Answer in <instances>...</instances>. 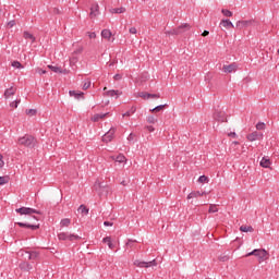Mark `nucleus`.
Listing matches in <instances>:
<instances>
[{
    "instance_id": "f257e3e1",
    "label": "nucleus",
    "mask_w": 279,
    "mask_h": 279,
    "mask_svg": "<svg viewBox=\"0 0 279 279\" xmlns=\"http://www.w3.org/2000/svg\"><path fill=\"white\" fill-rule=\"evenodd\" d=\"M19 145H23L24 147H28L29 149H33V147H36V138L32 135H24L19 138L17 141Z\"/></svg>"
},
{
    "instance_id": "f03ea898",
    "label": "nucleus",
    "mask_w": 279,
    "mask_h": 279,
    "mask_svg": "<svg viewBox=\"0 0 279 279\" xmlns=\"http://www.w3.org/2000/svg\"><path fill=\"white\" fill-rule=\"evenodd\" d=\"M133 265H135V267H140L141 269L143 268H149V267H156V265H158V263H156V259H153L150 262H143V260H138V259H135L133 262Z\"/></svg>"
},
{
    "instance_id": "7ed1b4c3",
    "label": "nucleus",
    "mask_w": 279,
    "mask_h": 279,
    "mask_svg": "<svg viewBox=\"0 0 279 279\" xmlns=\"http://www.w3.org/2000/svg\"><path fill=\"white\" fill-rule=\"evenodd\" d=\"M15 213H17V215H28L29 217H32V215H40V210H36L29 207L17 208L15 209Z\"/></svg>"
},
{
    "instance_id": "20e7f679",
    "label": "nucleus",
    "mask_w": 279,
    "mask_h": 279,
    "mask_svg": "<svg viewBox=\"0 0 279 279\" xmlns=\"http://www.w3.org/2000/svg\"><path fill=\"white\" fill-rule=\"evenodd\" d=\"M58 239L59 241H77L80 240V235L71 234L69 232H60Z\"/></svg>"
},
{
    "instance_id": "39448f33",
    "label": "nucleus",
    "mask_w": 279,
    "mask_h": 279,
    "mask_svg": "<svg viewBox=\"0 0 279 279\" xmlns=\"http://www.w3.org/2000/svg\"><path fill=\"white\" fill-rule=\"evenodd\" d=\"M255 256L259 263H265L269 258V253L265 248H256Z\"/></svg>"
},
{
    "instance_id": "423d86ee",
    "label": "nucleus",
    "mask_w": 279,
    "mask_h": 279,
    "mask_svg": "<svg viewBox=\"0 0 279 279\" xmlns=\"http://www.w3.org/2000/svg\"><path fill=\"white\" fill-rule=\"evenodd\" d=\"M190 28H191V26L189 24H183L170 32H167V34H168V36H171V34L172 35L174 34L175 36H178V34H182V29H190Z\"/></svg>"
},
{
    "instance_id": "0eeeda50",
    "label": "nucleus",
    "mask_w": 279,
    "mask_h": 279,
    "mask_svg": "<svg viewBox=\"0 0 279 279\" xmlns=\"http://www.w3.org/2000/svg\"><path fill=\"white\" fill-rule=\"evenodd\" d=\"M117 132V129L111 128L104 136H102V141L104 143H110V141H112V138H114V133Z\"/></svg>"
},
{
    "instance_id": "6e6552de",
    "label": "nucleus",
    "mask_w": 279,
    "mask_h": 279,
    "mask_svg": "<svg viewBox=\"0 0 279 279\" xmlns=\"http://www.w3.org/2000/svg\"><path fill=\"white\" fill-rule=\"evenodd\" d=\"M101 37L105 38V40H108V43H114V38H112V32L110 29H102Z\"/></svg>"
},
{
    "instance_id": "1a4fd4ad",
    "label": "nucleus",
    "mask_w": 279,
    "mask_h": 279,
    "mask_svg": "<svg viewBox=\"0 0 279 279\" xmlns=\"http://www.w3.org/2000/svg\"><path fill=\"white\" fill-rule=\"evenodd\" d=\"M247 141H250L251 143H254V141H260V138H263V133H258V132H253L251 134H248L246 136Z\"/></svg>"
},
{
    "instance_id": "9d476101",
    "label": "nucleus",
    "mask_w": 279,
    "mask_h": 279,
    "mask_svg": "<svg viewBox=\"0 0 279 279\" xmlns=\"http://www.w3.org/2000/svg\"><path fill=\"white\" fill-rule=\"evenodd\" d=\"M239 69L236 63H231L229 65H223L222 70L225 73H234Z\"/></svg>"
},
{
    "instance_id": "9b49d317",
    "label": "nucleus",
    "mask_w": 279,
    "mask_h": 279,
    "mask_svg": "<svg viewBox=\"0 0 279 279\" xmlns=\"http://www.w3.org/2000/svg\"><path fill=\"white\" fill-rule=\"evenodd\" d=\"M89 16H90V19H95V17L99 16V4L98 3L92 4Z\"/></svg>"
},
{
    "instance_id": "f8f14e48",
    "label": "nucleus",
    "mask_w": 279,
    "mask_h": 279,
    "mask_svg": "<svg viewBox=\"0 0 279 279\" xmlns=\"http://www.w3.org/2000/svg\"><path fill=\"white\" fill-rule=\"evenodd\" d=\"M252 25V21H238L235 23L236 29H245V27H250Z\"/></svg>"
},
{
    "instance_id": "ddd939ff",
    "label": "nucleus",
    "mask_w": 279,
    "mask_h": 279,
    "mask_svg": "<svg viewBox=\"0 0 279 279\" xmlns=\"http://www.w3.org/2000/svg\"><path fill=\"white\" fill-rule=\"evenodd\" d=\"M17 226H20V228H29L31 230H38V228H40V225H32L28 222H17Z\"/></svg>"
},
{
    "instance_id": "4468645a",
    "label": "nucleus",
    "mask_w": 279,
    "mask_h": 279,
    "mask_svg": "<svg viewBox=\"0 0 279 279\" xmlns=\"http://www.w3.org/2000/svg\"><path fill=\"white\" fill-rule=\"evenodd\" d=\"M206 195V192H199V191H194V192H191L189 195H187V199H195L197 197H202Z\"/></svg>"
},
{
    "instance_id": "2eb2a0df",
    "label": "nucleus",
    "mask_w": 279,
    "mask_h": 279,
    "mask_svg": "<svg viewBox=\"0 0 279 279\" xmlns=\"http://www.w3.org/2000/svg\"><path fill=\"white\" fill-rule=\"evenodd\" d=\"M260 167H263L264 169H269L271 167V160L267 157H263L260 162H259Z\"/></svg>"
},
{
    "instance_id": "dca6fc26",
    "label": "nucleus",
    "mask_w": 279,
    "mask_h": 279,
    "mask_svg": "<svg viewBox=\"0 0 279 279\" xmlns=\"http://www.w3.org/2000/svg\"><path fill=\"white\" fill-rule=\"evenodd\" d=\"M220 25L225 27L226 29H232L234 28V24L230 20H222L220 22Z\"/></svg>"
},
{
    "instance_id": "f3484780",
    "label": "nucleus",
    "mask_w": 279,
    "mask_h": 279,
    "mask_svg": "<svg viewBox=\"0 0 279 279\" xmlns=\"http://www.w3.org/2000/svg\"><path fill=\"white\" fill-rule=\"evenodd\" d=\"M15 94H16V88L12 86V87L5 89L4 97L7 99H10L12 97V95H15Z\"/></svg>"
},
{
    "instance_id": "a211bd4d",
    "label": "nucleus",
    "mask_w": 279,
    "mask_h": 279,
    "mask_svg": "<svg viewBox=\"0 0 279 279\" xmlns=\"http://www.w3.org/2000/svg\"><path fill=\"white\" fill-rule=\"evenodd\" d=\"M106 117H108V112L107 113H96L93 116L92 121L97 123V121H101V119H106Z\"/></svg>"
},
{
    "instance_id": "6ab92c4d",
    "label": "nucleus",
    "mask_w": 279,
    "mask_h": 279,
    "mask_svg": "<svg viewBox=\"0 0 279 279\" xmlns=\"http://www.w3.org/2000/svg\"><path fill=\"white\" fill-rule=\"evenodd\" d=\"M20 269H22V271H32L33 267L31 266L29 263L27 262H22L20 264Z\"/></svg>"
},
{
    "instance_id": "aec40b11",
    "label": "nucleus",
    "mask_w": 279,
    "mask_h": 279,
    "mask_svg": "<svg viewBox=\"0 0 279 279\" xmlns=\"http://www.w3.org/2000/svg\"><path fill=\"white\" fill-rule=\"evenodd\" d=\"M102 243H107L109 250H114V244L112 243V239L110 236L104 238Z\"/></svg>"
},
{
    "instance_id": "412c9836",
    "label": "nucleus",
    "mask_w": 279,
    "mask_h": 279,
    "mask_svg": "<svg viewBox=\"0 0 279 279\" xmlns=\"http://www.w3.org/2000/svg\"><path fill=\"white\" fill-rule=\"evenodd\" d=\"M215 119H217V121H221V123L227 121L226 113H223V112H216Z\"/></svg>"
},
{
    "instance_id": "4be33fe9",
    "label": "nucleus",
    "mask_w": 279,
    "mask_h": 279,
    "mask_svg": "<svg viewBox=\"0 0 279 279\" xmlns=\"http://www.w3.org/2000/svg\"><path fill=\"white\" fill-rule=\"evenodd\" d=\"M71 226V219L64 218L60 221V227L61 228H69Z\"/></svg>"
},
{
    "instance_id": "5701e85b",
    "label": "nucleus",
    "mask_w": 279,
    "mask_h": 279,
    "mask_svg": "<svg viewBox=\"0 0 279 279\" xmlns=\"http://www.w3.org/2000/svg\"><path fill=\"white\" fill-rule=\"evenodd\" d=\"M24 38L25 40H31V43L36 41V37H34L29 32H24Z\"/></svg>"
},
{
    "instance_id": "b1692460",
    "label": "nucleus",
    "mask_w": 279,
    "mask_h": 279,
    "mask_svg": "<svg viewBox=\"0 0 279 279\" xmlns=\"http://www.w3.org/2000/svg\"><path fill=\"white\" fill-rule=\"evenodd\" d=\"M137 97H141L142 99H151V94L147 92H141L137 94Z\"/></svg>"
},
{
    "instance_id": "393cba45",
    "label": "nucleus",
    "mask_w": 279,
    "mask_h": 279,
    "mask_svg": "<svg viewBox=\"0 0 279 279\" xmlns=\"http://www.w3.org/2000/svg\"><path fill=\"white\" fill-rule=\"evenodd\" d=\"M70 97H75V99H80V97L84 96V93H77L75 90L69 92Z\"/></svg>"
},
{
    "instance_id": "a878e982",
    "label": "nucleus",
    "mask_w": 279,
    "mask_h": 279,
    "mask_svg": "<svg viewBox=\"0 0 279 279\" xmlns=\"http://www.w3.org/2000/svg\"><path fill=\"white\" fill-rule=\"evenodd\" d=\"M240 232H254V228L252 226H241Z\"/></svg>"
},
{
    "instance_id": "bb28decb",
    "label": "nucleus",
    "mask_w": 279,
    "mask_h": 279,
    "mask_svg": "<svg viewBox=\"0 0 279 279\" xmlns=\"http://www.w3.org/2000/svg\"><path fill=\"white\" fill-rule=\"evenodd\" d=\"M125 12V8L121 7V8H116L111 10L112 14H123Z\"/></svg>"
},
{
    "instance_id": "cd10ccee",
    "label": "nucleus",
    "mask_w": 279,
    "mask_h": 279,
    "mask_svg": "<svg viewBox=\"0 0 279 279\" xmlns=\"http://www.w3.org/2000/svg\"><path fill=\"white\" fill-rule=\"evenodd\" d=\"M48 69L52 71L53 73H62V68L56 66V65H48Z\"/></svg>"
},
{
    "instance_id": "c85d7f7f",
    "label": "nucleus",
    "mask_w": 279,
    "mask_h": 279,
    "mask_svg": "<svg viewBox=\"0 0 279 279\" xmlns=\"http://www.w3.org/2000/svg\"><path fill=\"white\" fill-rule=\"evenodd\" d=\"M26 254H28L29 260H36V258H38V252H27Z\"/></svg>"
},
{
    "instance_id": "c756f323",
    "label": "nucleus",
    "mask_w": 279,
    "mask_h": 279,
    "mask_svg": "<svg viewBox=\"0 0 279 279\" xmlns=\"http://www.w3.org/2000/svg\"><path fill=\"white\" fill-rule=\"evenodd\" d=\"M135 112H136V107H131V109L125 113H123L122 117H132V114H134Z\"/></svg>"
},
{
    "instance_id": "7c9ffc66",
    "label": "nucleus",
    "mask_w": 279,
    "mask_h": 279,
    "mask_svg": "<svg viewBox=\"0 0 279 279\" xmlns=\"http://www.w3.org/2000/svg\"><path fill=\"white\" fill-rule=\"evenodd\" d=\"M113 160L116 161V162H125V157L122 155V154H120V155H118L117 157H113Z\"/></svg>"
},
{
    "instance_id": "2f4dec72",
    "label": "nucleus",
    "mask_w": 279,
    "mask_h": 279,
    "mask_svg": "<svg viewBox=\"0 0 279 279\" xmlns=\"http://www.w3.org/2000/svg\"><path fill=\"white\" fill-rule=\"evenodd\" d=\"M78 213H81V215H88V208L84 205H81L78 207Z\"/></svg>"
},
{
    "instance_id": "473e14b6",
    "label": "nucleus",
    "mask_w": 279,
    "mask_h": 279,
    "mask_svg": "<svg viewBox=\"0 0 279 279\" xmlns=\"http://www.w3.org/2000/svg\"><path fill=\"white\" fill-rule=\"evenodd\" d=\"M108 97H119V90L111 89L107 92Z\"/></svg>"
},
{
    "instance_id": "72a5a7b5",
    "label": "nucleus",
    "mask_w": 279,
    "mask_h": 279,
    "mask_svg": "<svg viewBox=\"0 0 279 279\" xmlns=\"http://www.w3.org/2000/svg\"><path fill=\"white\" fill-rule=\"evenodd\" d=\"M146 121H147V123H153V124L158 122V120L154 116H148L146 118Z\"/></svg>"
},
{
    "instance_id": "f704fd0d",
    "label": "nucleus",
    "mask_w": 279,
    "mask_h": 279,
    "mask_svg": "<svg viewBox=\"0 0 279 279\" xmlns=\"http://www.w3.org/2000/svg\"><path fill=\"white\" fill-rule=\"evenodd\" d=\"M167 105H159L150 110V112H160Z\"/></svg>"
},
{
    "instance_id": "c9c22d12",
    "label": "nucleus",
    "mask_w": 279,
    "mask_h": 279,
    "mask_svg": "<svg viewBox=\"0 0 279 279\" xmlns=\"http://www.w3.org/2000/svg\"><path fill=\"white\" fill-rule=\"evenodd\" d=\"M90 80L85 81V83L83 84V90H88V88H90Z\"/></svg>"
},
{
    "instance_id": "e433bc0d",
    "label": "nucleus",
    "mask_w": 279,
    "mask_h": 279,
    "mask_svg": "<svg viewBox=\"0 0 279 279\" xmlns=\"http://www.w3.org/2000/svg\"><path fill=\"white\" fill-rule=\"evenodd\" d=\"M221 12H222L223 16H228V17L232 16V11H230L228 9H222Z\"/></svg>"
},
{
    "instance_id": "4c0bfd02",
    "label": "nucleus",
    "mask_w": 279,
    "mask_h": 279,
    "mask_svg": "<svg viewBox=\"0 0 279 279\" xmlns=\"http://www.w3.org/2000/svg\"><path fill=\"white\" fill-rule=\"evenodd\" d=\"M198 182H199V184H204V183L208 182V177H206V175H201V177L198 178Z\"/></svg>"
},
{
    "instance_id": "58836bf2",
    "label": "nucleus",
    "mask_w": 279,
    "mask_h": 279,
    "mask_svg": "<svg viewBox=\"0 0 279 279\" xmlns=\"http://www.w3.org/2000/svg\"><path fill=\"white\" fill-rule=\"evenodd\" d=\"M209 213H219V208H217V205H210Z\"/></svg>"
},
{
    "instance_id": "ea45409f",
    "label": "nucleus",
    "mask_w": 279,
    "mask_h": 279,
    "mask_svg": "<svg viewBox=\"0 0 279 279\" xmlns=\"http://www.w3.org/2000/svg\"><path fill=\"white\" fill-rule=\"evenodd\" d=\"M19 104H21V100H14L10 104L11 108H19Z\"/></svg>"
},
{
    "instance_id": "a19ab883",
    "label": "nucleus",
    "mask_w": 279,
    "mask_h": 279,
    "mask_svg": "<svg viewBox=\"0 0 279 279\" xmlns=\"http://www.w3.org/2000/svg\"><path fill=\"white\" fill-rule=\"evenodd\" d=\"M3 184H8V178L7 177H0V186H3Z\"/></svg>"
},
{
    "instance_id": "79ce46f5",
    "label": "nucleus",
    "mask_w": 279,
    "mask_h": 279,
    "mask_svg": "<svg viewBox=\"0 0 279 279\" xmlns=\"http://www.w3.org/2000/svg\"><path fill=\"white\" fill-rule=\"evenodd\" d=\"M12 66H13L14 69H22L21 62H19V61H13V62H12Z\"/></svg>"
},
{
    "instance_id": "37998d69",
    "label": "nucleus",
    "mask_w": 279,
    "mask_h": 279,
    "mask_svg": "<svg viewBox=\"0 0 279 279\" xmlns=\"http://www.w3.org/2000/svg\"><path fill=\"white\" fill-rule=\"evenodd\" d=\"M87 36H88V38H90V39L97 38V34H96L95 32H88V33H87Z\"/></svg>"
},
{
    "instance_id": "c03bdc74",
    "label": "nucleus",
    "mask_w": 279,
    "mask_h": 279,
    "mask_svg": "<svg viewBox=\"0 0 279 279\" xmlns=\"http://www.w3.org/2000/svg\"><path fill=\"white\" fill-rule=\"evenodd\" d=\"M26 114H29L31 117H34V114H36V109H27Z\"/></svg>"
},
{
    "instance_id": "a18cd8bd",
    "label": "nucleus",
    "mask_w": 279,
    "mask_h": 279,
    "mask_svg": "<svg viewBox=\"0 0 279 279\" xmlns=\"http://www.w3.org/2000/svg\"><path fill=\"white\" fill-rule=\"evenodd\" d=\"M264 129H265V123L258 122V123L256 124V130H264Z\"/></svg>"
},
{
    "instance_id": "49530a36",
    "label": "nucleus",
    "mask_w": 279,
    "mask_h": 279,
    "mask_svg": "<svg viewBox=\"0 0 279 279\" xmlns=\"http://www.w3.org/2000/svg\"><path fill=\"white\" fill-rule=\"evenodd\" d=\"M5 167V161H3V155H0V169H3Z\"/></svg>"
},
{
    "instance_id": "de8ad7c7",
    "label": "nucleus",
    "mask_w": 279,
    "mask_h": 279,
    "mask_svg": "<svg viewBox=\"0 0 279 279\" xmlns=\"http://www.w3.org/2000/svg\"><path fill=\"white\" fill-rule=\"evenodd\" d=\"M250 256H256V248L245 255V258Z\"/></svg>"
},
{
    "instance_id": "09e8293b",
    "label": "nucleus",
    "mask_w": 279,
    "mask_h": 279,
    "mask_svg": "<svg viewBox=\"0 0 279 279\" xmlns=\"http://www.w3.org/2000/svg\"><path fill=\"white\" fill-rule=\"evenodd\" d=\"M102 186H104V185H102L100 182H96V183H95V190H96V191H99V189H102Z\"/></svg>"
},
{
    "instance_id": "8fccbe9b",
    "label": "nucleus",
    "mask_w": 279,
    "mask_h": 279,
    "mask_svg": "<svg viewBox=\"0 0 279 279\" xmlns=\"http://www.w3.org/2000/svg\"><path fill=\"white\" fill-rule=\"evenodd\" d=\"M150 99H160V94H150Z\"/></svg>"
},
{
    "instance_id": "3c124183",
    "label": "nucleus",
    "mask_w": 279,
    "mask_h": 279,
    "mask_svg": "<svg viewBox=\"0 0 279 279\" xmlns=\"http://www.w3.org/2000/svg\"><path fill=\"white\" fill-rule=\"evenodd\" d=\"M37 73H38L39 75H45V74L47 73V71H46V70H43V69H37Z\"/></svg>"
},
{
    "instance_id": "603ef678",
    "label": "nucleus",
    "mask_w": 279,
    "mask_h": 279,
    "mask_svg": "<svg viewBox=\"0 0 279 279\" xmlns=\"http://www.w3.org/2000/svg\"><path fill=\"white\" fill-rule=\"evenodd\" d=\"M129 32H130V34H136L137 33L136 27H131L129 29Z\"/></svg>"
},
{
    "instance_id": "864d4df0",
    "label": "nucleus",
    "mask_w": 279,
    "mask_h": 279,
    "mask_svg": "<svg viewBox=\"0 0 279 279\" xmlns=\"http://www.w3.org/2000/svg\"><path fill=\"white\" fill-rule=\"evenodd\" d=\"M8 25H9V27H14V26L16 25V22L10 21V22L8 23Z\"/></svg>"
},
{
    "instance_id": "5fc2aeb1",
    "label": "nucleus",
    "mask_w": 279,
    "mask_h": 279,
    "mask_svg": "<svg viewBox=\"0 0 279 279\" xmlns=\"http://www.w3.org/2000/svg\"><path fill=\"white\" fill-rule=\"evenodd\" d=\"M146 130H148V132H154L156 129H154V126H151V125H148V126H146Z\"/></svg>"
},
{
    "instance_id": "6e6d98bb",
    "label": "nucleus",
    "mask_w": 279,
    "mask_h": 279,
    "mask_svg": "<svg viewBox=\"0 0 279 279\" xmlns=\"http://www.w3.org/2000/svg\"><path fill=\"white\" fill-rule=\"evenodd\" d=\"M75 62H77V58L70 59V64H75Z\"/></svg>"
},
{
    "instance_id": "4d7b16f0",
    "label": "nucleus",
    "mask_w": 279,
    "mask_h": 279,
    "mask_svg": "<svg viewBox=\"0 0 279 279\" xmlns=\"http://www.w3.org/2000/svg\"><path fill=\"white\" fill-rule=\"evenodd\" d=\"M228 136H231L232 138H236V133L231 132V133L228 134Z\"/></svg>"
},
{
    "instance_id": "13d9d810",
    "label": "nucleus",
    "mask_w": 279,
    "mask_h": 279,
    "mask_svg": "<svg viewBox=\"0 0 279 279\" xmlns=\"http://www.w3.org/2000/svg\"><path fill=\"white\" fill-rule=\"evenodd\" d=\"M59 73H62L63 75H69V70L64 69L62 70V72H59Z\"/></svg>"
},
{
    "instance_id": "bf43d9fd",
    "label": "nucleus",
    "mask_w": 279,
    "mask_h": 279,
    "mask_svg": "<svg viewBox=\"0 0 279 279\" xmlns=\"http://www.w3.org/2000/svg\"><path fill=\"white\" fill-rule=\"evenodd\" d=\"M128 141H134V134H130L129 136H128Z\"/></svg>"
},
{
    "instance_id": "052dcab7",
    "label": "nucleus",
    "mask_w": 279,
    "mask_h": 279,
    "mask_svg": "<svg viewBox=\"0 0 279 279\" xmlns=\"http://www.w3.org/2000/svg\"><path fill=\"white\" fill-rule=\"evenodd\" d=\"M132 243H134V241L129 240V241L126 242V245H129V247H132Z\"/></svg>"
},
{
    "instance_id": "680f3d73",
    "label": "nucleus",
    "mask_w": 279,
    "mask_h": 279,
    "mask_svg": "<svg viewBox=\"0 0 279 279\" xmlns=\"http://www.w3.org/2000/svg\"><path fill=\"white\" fill-rule=\"evenodd\" d=\"M208 34H210L208 31H204L202 36H208Z\"/></svg>"
},
{
    "instance_id": "e2e57ef3",
    "label": "nucleus",
    "mask_w": 279,
    "mask_h": 279,
    "mask_svg": "<svg viewBox=\"0 0 279 279\" xmlns=\"http://www.w3.org/2000/svg\"><path fill=\"white\" fill-rule=\"evenodd\" d=\"M104 226H112V222H110V221H105V222H104Z\"/></svg>"
},
{
    "instance_id": "0e129e2a",
    "label": "nucleus",
    "mask_w": 279,
    "mask_h": 279,
    "mask_svg": "<svg viewBox=\"0 0 279 279\" xmlns=\"http://www.w3.org/2000/svg\"><path fill=\"white\" fill-rule=\"evenodd\" d=\"M83 48H80L78 50L74 51V53H82Z\"/></svg>"
},
{
    "instance_id": "69168bd1",
    "label": "nucleus",
    "mask_w": 279,
    "mask_h": 279,
    "mask_svg": "<svg viewBox=\"0 0 279 279\" xmlns=\"http://www.w3.org/2000/svg\"><path fill=\"white\" fill-rule=\"evenodd\" d=\"M32 219H34L35 221H38V218L36 216H32Z\"/></svg>"
},
{
    "instance_id": "338daca9",
    "label": "nucleus",
    "mask_w": 279,
    "mask_h": 279,
    "mask_svg": "<svg viewBox=\"0 0 279 279\" xmlns=\"http://www.w3.org/2000/svg\"><path fill=\"white\" fill-rule=\"evenodd\" d=\"M121 184H123V186H125V181H122Z\"/></svg>"
},
{
    "instance_id": "774afa93",
    "label": "nucleus",
    "mask_w": 279,
    "mask_h": 279,
    "mask_svg": "<svg viewBox=\"0 0 279 279\" xmlns=\"http://www.w3.org/2000/svg\"><path fill=\"white\" fill-rule=\"evenodd\" d=\"M114 77H116V80H119V75H116Z\"/></svg>"
}]
</instances>
